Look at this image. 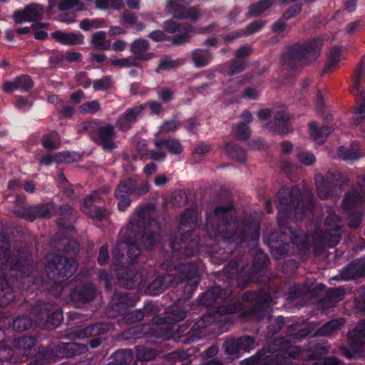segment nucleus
<instances>
[{"mask_svg": "<svg viewBox=\"0 0 365 365\" xmlns=\"http://www.w3.org/2000/svg\"><path fill=\"white\" fill-rule=\"evenodd\" d=\"M56 248L65 256L53 255L46 264L44 271H38L34 266L31 251L21 250L17 252L9 262V279L0 272V307H7L15 300L16 295L11 284L21 291L41 289L44 288L48 278L58 285L76 272L78 243L71 238H63L56 244ZM10 250L9 237L0 233V269L9 262Z\"/></svg>", "mask_w": 365, "mask_h": 365, "instance_id": "1", "label": "nucleus"}, {"mask_svg": "<svg viewBox=\"0 0 365 365\" xmlns=\"http://www.w3.org/2000/svg\"><path fill=\"white\" fill-rule=\"evenodd\" d=\"M234 209L232 203L215 207L212 214L207 215L202 232L211 240L220 237L224 242L233 245L234 249L248 241L257 242L260 235V222L252 217L240 221L230 214ZM197 218L195 209H185L180 216L179 235L175 233L168 237L163 252L169 250L182 258L198 253L205 236L197 229Z\"/></svg>", "mask_w": 365, "mask_h": 365, "instance_id": "2", "label": "nucleus"}, {"mask_svg": "<svg viewBox=\"0 0 365 365\" xmlns=\"http://www.w3.org/2000/svg\"><path fill=\"white\" fill-rule=\"evenodd\" d=\"M168 251H161V256L164 258L162 262V268L167 271H177L179 277L177 278L173 274H165L158 276L146 288V292L149 295L156 296L162 293L169 286H177L178 291L180 293L178 295L176 303L180 304L181 301H188L200 282L199 274V266L197 262H182V258Z\"/></svg>", "mask_w": 365, "mask_h": 365, "instance_id": "3", "label": "nucleus"}, {"mask_svg": "<svg viewBox=\"0 0 365 365\" xmlns=\"http://www.w3.org/2000/svg\"><path fill=\"white\" fill-rule=\"evenodd\" d=\"M314 203L310 202L306 208L302 201L299 190L289 191L282 188L277 193V222L279 227L286 230L292 247L295 245L302 255L309 253L311 244L308 235L302 229H294L289 225L292 212L297 220H302L307 214L314 209Z\"/></svg>", "mask_w": 365, "mask_h": 365, "instance_id": "4", "label": "nucleus"}, {"mask_svg": "<svg viewBox=\"0 0 365 365\" xmlns=\"http://www.w3.org/2000/svg\"><path fill=\"white\" fill-rule=\"evenodd\" d=\"M232 293V289L230 285L221 287L215 284L199 297L198 303L206 307L213 306L215 312L220 315L240 312L244 308L241 302L230 303L227 301Z\"/></svg>", "mask_w": 365, "mask_h": 365, "instance_id": "5", "label": "nucleus"}, {"mask_svg": "<svg viewBox=\"0 0 365 365\" xmlns=\"http://www.w3.org/2000/svg\"><path fill=\"white\" fill-rule=\"evenodd\" d=\"M88 350L86 344L77 342H59L55 345L40 346L34 360L27 365H47L50 362H56L58 359L71 358L86 354Z\"/></svg>", "mask_w": 365, "mask_h": 365, "instance_id": "6", "label": "nucleus"}, {"mask_svg": "<svg viewBox=\"0 0 365 365\" xmlns=\"http://www.w3.org/2000/svg\"><path fill=\"white\" fill-rule=\"evenodd\" d=\"M344 227L341 218L334 212H329L324 220V230L315 235L313 242V252L319 256L327 247H334L341 240Z\"/></svg>", "mask_w": 365, "mask_h": 365, "instance_id": "7", "label": "nucleus"}, {"mask_svg": "<svg viewBox=\"0 0 365 365\" xmlns=\"http://www.w3.org/2000/svg\"><path fill=\"white\" fill-rule=\"evenodd\" d=\"M139 297L135 294L115 290L106 314L112 318L123 316L127 324L137 323L144 318L143 312L140 309L129 311L128 308L134 307Z\"/></svg>", "mask_w": 365, "mask_h": 365, "instance_id": "8", "label": "nucleus"}, {"mask_svg": "<svg viewBox=\"0 0 365 365\" xmlns=\"http://www.w3.org/2000/svg\"><path fill=\"white\" fill-rule=\"evenodd\" d=\"M322 46L319 38H313L304 43H295L282 54V61L289 68L294 70L302 61L316 60L319 56Z\"/></svg>", "mask_w": 365, "mask_h": 365, "instance_id": "9", "label": "nucleus"}, {"mask_svg": "<svg viewBox=\"0 0 365 365\" xmlns=\"http://www.w3.org/2000/svg\"><path fill=\"white\" fill-rule=\"evenodd\" d=\"M99 120L86 121L82 124V130L89 135L91 140L96 145L101 146L105 152H111L117 148L114 142L116 137L115 125L106 123L104 125L98 126Z\"/></svg>", "mask_w": 365, "mask_h": 365, "instance_id": "10", "label": "nucleus"}, {"mask_svg": "<svg viewBox=\"0 0 365 365\" xmlns=\"http://www.w3.org/2000/svg\"><path fill=\"white\" fill-rule=\"evenodd\" d=\"M31 314L39 325L49 330L58 327L63 319L61 308L48 302L37 301L31 307Z\"/></svg>", "mask_w": 365, "mask_h": 365, "instance_id": "11", "label": "nucleus"}, {"mask_svg": "<svg viewBox=\"0 0 365 365\" xmlns=\"http://www.w3.org/2000/svg\"><path fill=\"white\" fill-rule=\"evenodd\" d=\"M242 298L243 301L250 303L249 307L243 311L245 317L261 320L269 314L272 297L267 292L263 289L247 291Z\"/></svg>", "mask_w": 365, "mask_h": 365, "instance_id": "12", "label": "nucleus"}, {"mask_svg": "<svg viewBox=\"0 0 365 365\" xmlns=\"http://www.w3.org/2000/svg\"><path fill=\"white\" fill-rule=\"evenodd\" d=\"M311 333L309 327H302L297 329L294 334L274 339L269 344V349L272 351H281L282 356L287 359H299L302 353L300 346L294 345V342L307 337Z\"/></svg>", "mask_w": 365, "mask_h": 365, "instance_id": "13", "label": "nucleus"}, {"mask_svg": "<svg viewBox=\"0 0 365 365\" xmlns=\"http://www.w3.org/2000/svg\"><path fill=\"white\" fill-rule=\"evenodd\" d=\"M269 263L268 256L261 250H258L253 257L252 264L243 266L237 273V287L245 289L253 283L259 282L261 271L266 268Z\"/></svg>", "mask_w": 365, "mask_h": 365, "instance_id": "14", "label": "nucleus"}, {"mask_svg": "<svg viewBox=\"0 0 365 365\" xmlns=\"http://www.w3.org/2000/svg\"><path fill=\"white\" fill-rule=\"evenodd\" d=\"M267 245L273 258L282 259L288 256L292 244L286 230L279 227L278 231L272 232L267 238Z\"/></svg>", "mask_w": 365, "mask_h": 365, "instance_id": "15", "label": "nucleus"}, {"mask_svg": "<svg viewBox=\"0 0 365 365\" xmlns=\"http://www.w3.org/2000/svg\"><path fill=\"white\" fill-rule=\"evenodd\" d=\"M165 32L175 34L173 36V44L181 46L190 42V34L195 32V28L189 23H178L173 19H168L163 22Z\"/></svg>", "mask_w": 365, "mask_h": 365, "instance_id": "16", "label": "nucleus"}, {"mask_svg": "<svg viewBox=\"0 0 365 365\" xmlns=\"http://www.w3.org/2000/svg\"><path fill=\"white\" fill-rule=\"evenodd\" d=\"M255 347L253 336L245 335L240 337H227L222 344L225 354L238 358L241 351L249 352Z\"/></svg>", "mask_w": 365, "mask_h": 365, "instance_id": "17", "label": "nucleus"}, {"mask_svg": "<svg viewBox=\"0 0 365 365\" xmlns=\"http://www.w3.org/2000/svg\"><path fill=\"white\" fill-rule=\"evenodd\" d=\"M74 285L75 287L70 291L69 297L76 306L84 305L94 299L96 289L91 283L84 282L77 276Z\"/></svg>", "mask_w": 365, "mask_h": 365, "instance_id": "18", "label": "nucleus"}, {"mask_svg": "<svg viewBox=\"0 0 365 365\" xmlns=\"http://www.w3.org/2000/svg\"><path fill=\"white\" fill-rule=\"evenodd\" d=\"M46 9L40 4L31 3L27 4L23 9L15 10L13 19L16 24L24 22H36L43 19Z\"/></svg>", "mask_w": 365, "mask_h": 365, "instance_id": "19", "label": "nucleus"}, {"mask_svg": "<svg viewBox=\"0 0 365 365\" xmlns=\"http://www.w3.org/2000/svg\"><path fill=\"white\" fill-rule=\"evenodd\" d=\"M365 277V257L353 259L341 268L338 275L333 279L346 282L355 280Z\"/></svg>", "mask_w": 365, "mask_h": 365, "instance_id": "20", "label": "nucleus"}, {"mask_svg": "<svg viewBox=\"0 0 365 365\" xmlns=\"http://www.w3.org/2000/svg\"><path fill=\"white\" fill-rule=\"evenodd\" d=\"M144 106L137 105L125 110L115 121V127L121 132H127L144 115Z\"/></svg>", "mask_w": 365, "mask_h": 365, "instance_id": "21", "label": "nucleus"}, {"mask_svg": "<svg viewBox=\"0 0 365 365\" xmlns=\"http://www.w3.org/2000/svg\"><path fill=\"white\" fill-rule=\"evenodd\" d=\"M118 284L126 289H133L142 282L141 274L132 267H120L117 271Z\"/></svg>", "mask_w": 365, "mask_h": 365, "instance_id": "22", "label": "nucleus"}, {"mask_svg": "<svg viewBox=\"0 0 365 365\" xmlns=\"http://www.w3.org/2000/svg\"><path fill=\"white\" fill-rule=\"evenodd\" d=\"M34 86L31 76L27 74L16 76L13 81H6L2 85V90L6 93H11L16 90L21 93L29 92Z\"/></svg>", "mask_w": 365, "mask_h": 365, "instance_id": "23", "label": "nucleus"}, {"mask_svg": "<svg viewBox=\"0 0 365 365\" xmlns=\"http://www.w3.org/2000/svg\"><path fill=\"white\" fill-rule=\"evenodd\" d=\"M290 116L284 110H278L274 114L273 120L266 124L270 131L280 135H284L292 131L289 124Z\"/></svg>", "mask_w": 365, "mask_h": 365, "instance_id": "24", "label": "nucleus"}, {"mask_svg": "<svg viewBox=\"0 0 365 365\" xmlns=\"http://www.w3.org/2000/svg\"><path fill=\"white\" fill-rule=\"evenodd\" d=\"M329 351L327 343H322L317 341H311L306 346L304 354L302 356L309 360H315L312 365H324L322 356H325Z\"/></svg>", "mask_w": 365, "mask_h": 365, "instance_id": "25", "label": "nucleus"}, {"mask_svg": "<svg viewBox=\"0 0 365 365\" xmlns=\"http://www.w3.org/2000/svg\"><path fill=\"white\" fill-rule=\"evenodd\" d=\"M93 195H88L83 200L81 210L91 218L101 222L108 218L110 212L105 207L97 206L93 204Z\"/></svg>", "mask_w": 365, "mask_h": 365, "instance_id": "26", "label": "nucleus"}, {"mask_svg": "<svg viewBox=\"0 0 365 365\" xmlns=\"http://www.w3.org/2000/svg\"><path fill=\"white\" fill-rule=\"evenodd\" d=\"M55 214L58 215L56 220V225L61 228L69 231H73L75 227L71 220L73 215V207L68 204H63L58 207H56Z\"/></svg>", "mask_w": 365, "mask_h": 365, "instance_id": "27", "label": "nucleus"}, {"mask_svg": "<svg viewBox=\"0 0 365 365\" xmlns=\"http://www.w3.org/2000/svg\"><path fill=\"white\" fill-rule=\"evenodd\" d=\"M5 336L4 329L0 328V361H8L10 364H16L20 360V354L16 353L11 344H8Z\"/></svg>", "mask_w": 365, "mask_h": 365, "instance_id": "28", "label": "nucleus"}, {"mask_svg": "<svg viewBox=\"0 0 365 365\" xmlns=\"http://www.w3.org/2000/svg\"><path fill=\"white\" fill-rule=\"evenodd\" d=\"M150 43L143 38L134 40L130 44V52L133 54L136 61H149L154 57V53L149 52Z\"/></svg>", "mask_w": 365, "mask_h": 365, "instance_id": "29", "label": "nucleus"}, {"mask_svg": "<svg viewBox=\"0 0 365 365\" xmlns=\"http://www.w3.org/2000/svg\"><path fill=\"white\" fill-rule=\"evenodd\" d=\"M276 356L264 349L242 361L241 365H275Z\"/></svg>", "mask_w": 365, "mask_h": 365, "instance_id": "30", "label": "nucleus"}, {"mask_svg": "<svg viewBox=\"0 0 365 365\" xmlns=\"http://www.w3.org/2000/svg\"><path fill=\"white\" fill-rule=\"evenodd\" d=\"M358 96L356 97V106L351 117V123L357 126L365 120V91H360L359 83H355Z\"/></svg>", "mask_w": 365, "mask_h": 365, "instance_id": "31", "label": "nucleus"}, {"mask_svg": "<svg viewBox=\"0 0 365 365\" xmlns=\"http://www.w3.org/2000/svg\"><path fill=\"white\" fill-rule=\"evenodd\" d=\"M51 38L66 46L81 45L84 43V36L81 33H66L58 30L51 34Z\"/></svg>", "mask_w": 365, "mask_h": 365, "instance_id": "32", "label": "nucleus"}, {"mask_svg": "<svg viewBox=\"0 0 365 365\" xmlns=\"http://www.w3.org/2000/svg\"><path fill=\"white\" fill-rule=\"evenodd\" d=\"M160 240V232L153 230L150 226H145L140 233V243L146 250H153Z\"/></svg>", "mask_w": 365, "mask_h": 365, "instance_id": "33", "label": "nucleus"}, {"mask_svg": "<svg viewBox=\"0 0 365 365\" xmlns=\"http://www.w3.org/2000/svg\"><path fill=\"white\" fill-rule=\"evenodd\" d=\"M364 202L365 197L358 190H350L345 193L341 207L346 212H351L362 206Z\"/></svg>", "mask_w": 365, "mask_h": 365, "instance_id": "34", "label": "nucleus"}, {"mask_svg": "<svg viewBox=\"0 0 365 365\" xmlns=\"http://www.w3.org/2000/svg\"><path fill=\"white\" fill-rule=\"evenodd\" d=\"M348 339L351 346L356 349H361L365 344V319L361 320L353 330L349 331Z\"/></svg>", "mask_w": 365, "mask_h": 365, "instance_id": "35", "label": "nucleus"}, {"mask_svg": "<svg viewBox=\"0 0 365 365\" xmlns=\"http://www.w3.org/2000/svg\"><path fill=\"white\" fill-rule=\"evenodd\" d=\"M215 319V314L212 313L202 314L197 320L190 324V330L195 333L196 335H198V338H201L202 335L205 334L204 329L211 325Z\"/></svg>", "mask_w": 365, "mask_h": 365, "instance_id": "36", "label": "nucleus"}, {"mask_svg": "<svg viewBox=\"0 0 365 365\" xmlns=\"http://www.w3.org/2000/svg\"><path fill=\"white\" fill-rule=\"evenodd\" d=\"M317 195L321 200H326L334 195L336 185L326 180L322 175H317L315 178Z\"/></svg>", "mask_w": 365, "mask_h": 365, "instance_id": "37", "label": "nucleus"}, {"mask_svg": "<svg viewBox=\"0 0 365 365\" xmlns=\"http://www.w3.org/2000/svg\"><path fill=\"white\" fill-rule=\"evenodd\" d=\"M109 329L110 325L108 324L96 322L80 330L79 336L83 338L105 336Z\"/></svg>", "mask_w": 365, "mask_h": 365, "instance_id": "38", "label": "nucleus"}, {"mask_svg": "<svg viewBox=\"0 0 365 365\" xmlns=\"http://www.w3.org/2000/svg\"><path fill=\"white\" fill-rule=\"evenodd\" d=\"M222 148L230 159L240 163H245L247 160L246 152L238 144L234 142H225Z\"/></svg>", "mask_w": 365, "mask_h": 365, "instance_id": "39", "label": "nucleus"}, {"mask_svg": "<svg viewBox=\"0 0 365 365\" xmlns=\"http://www.w3.org/2000/svg\"><path fill=\"white\" fill-rule=\"evenodd\" d=\"M155 146L158 149L165 148L168 152L174 155H178L183 152L181 142L174 138L158 139L155 141Z\"/></svg>", "mask_w": 365, "mask_h": 365, "instance_id": "40", "label": "nucleus"}, {"mask_svg": "<svg viewBox=\"0 0 365 365\" xmlns=\"http://www.w3.org/2000/svg\"><path fill=\"white\" fill-rule=\"evenodd\" d=\"M309 129L311 137L319 144L324 143L328 135L332 132V128L330 126H319L316 121L309 123Z\"/></svg>", "mask_w": 365, "mask_h": 365, "instance_id": "41", "label": "nucleus"}, {"mask_svg": "<svg viewBox=\"0 0 365 365\" xmlns=\"http://www.w3.org/2000/svg\"><path fill=\"white\" fill-rule=\"evenodd\" d=\"M212 60L213 56L209 49L196 48L192 52V61L195 68H204Z\"/></svg>", "mask_w": 365, "mask_h": 365, "instance_id": "42", "label": "nucleus"}, {"mask_svg": "<svg viewBox=\"0 0 365 365\" xmlns=\"http://www.w3.org/2000/svg\"><path fill=\"white\" fill-rule=\"evenodd\" d=\"M346 292L342 287H331L326 291L325 296L319 299V304L326 305L341 302L345 297Z\"/></svg>", "mask_w": 365, "mask_h": 365, "instance_id": "43", "label": "nucleus"}, {"mask_svg": "<svg viewBox=\"0 0 365 365\" xmlns=\"http://www.w3.org/2000/svg\"><path fill=\"white\" fill-rule=\"evenodd\" d=\"M245 257V252L244 253H237L235 258L231 259L228 264L223 268L222 270V273L219 272V275L222 276V277H225L228 282L230 283V281L232 279L234 274L237 272V268L240 265V263L243 260Z\"/></svg>", "mask_w": 365, "mask_h": 365, "instance_id": "44", "label": "nucleus"}, {"mask_svg": "<svg viewBox=\"0 0 365 365\" xmlns=\"http://www.w3.org/2000/svg\"><path fill=\"white\" fill-rule=\"evenodd\" d=\"M36 339L34 336H22L11 341L16 351H24L22 355H26V351H30L35 345Z\"/></svg>", "mask_w": 365, "mask_h": 365, "instance_id": "45", "label": "nucleus"}, {"mask_svg": "<svg viewBox=\"0 0 365 365\" xmlns=\"http://www.w3.org/2000/svg\"><path fill=\"white\" fill-rule=\"evenodd\" d=\"M111 358L118 365H134L135 364L134 353L130 349H118L113 354Z\"/></svg>", "mask_w": 365, "mask_h": 365, "instance_id": "46", "label": "nucleus"}, {"mask_svg": "<svg viewBox=\"0 0 365 365\" xmlns=\"http://www.w3.org/2000/svg\"><path fill=\"white\" fill-rule=\"evenodd\" d=\"M123 245L126 246L128 257L130 259V262L133 263L141 253L140 246L135 241L124 238L122 242L117 243L115 250L120 249Z\"/></svg>", "mask_w": 365, "mask_h": 365, "instance_id": "47", "label": "nucleus"}, {"mask_svg": "<svg viewBox=\"0 0 365 365\" xmlns=\"http://www.w3.org/2000/svg\"><path fill=\"white\" fill-rule=\"evenodd\" d=\"M345 322L346 320L342 317L331 319L319 327L317 331V334L320 336H329L335 331L339 330L344 326Z\"/></svg>", "mask_w": 365, "mask_h": 365, "instance_id": "48", "label": "nucleus"}, {"mask_svg": "<svg viewBox=\"0 0 365 365\" xmlns=\"http://www.w3.org/2000/svg\"><path fill=\"white\" fill-rule=\"evenodd\" d=\"M106 31H96L91 36V43L98 50L108 51L110 48L111 40L106 39Z\"/></svg>", "mask_w": 365, "mask_h": 365, "instance_id": "49", "label": "nucleus"}, {"mask_svg": "<svg viewBox=\"0 0 365 365\" xmlns=\"http://www.w3.org/2000/svg\"><path fill=\"white\" fill-rule=\"evenodd\" d=\"M276 0H259L248 7V16L257 17L269 9Z\"/></svg>", "mask_w": 365, "mask_h": 365, "instance_id": "50", "label": "nucleus"}, {"mask_svg": "<svg viewBox=\"0 0 365 365\" xmlns=\"http://www.w3.org/2000/svg\"><path fill=\"white\" fill-rule=\"evenodd\" d=\"M121 24L125 23L133 27L137 31H143L145 25L143 22L138 21V16L133 12L125 11L120 16Z\"/></svg>", "mask_w": 365, "mask_h": 365, "instance_id": "51", "label": "nucleus"}, {"mask_svg": "<svg viewBox=\"0 0 365 365\" xmlns=\"http://www.w3.org/2000/svg\"><path fill=\"white\" fill-rule=\"evenodd\" d=\"M136 187H135V180L129 178L126 180H122L115 190L114 194H118L129 196L134 194Z\"/></svg>", "mask_w": 365, "mask_h": 365, "instance_id": "52", "label": "nucleus"}, {"mask_svg": "<svg viewBox=\"0 0 365 365\" xmlns=\"http://www.w3.org/2000/svg\"><path fill=\"white\" fill-rule=\"evenodd\" d=\"M168 323L176 324L183 320L187 316V311L179 307L176 303L170 307L168 312Z\"/></svg>", "mask_w": 365, "mask_h": 365, "instance_id": "53", "label": "nucleus"}, {"mask_svg": "<svg viewBox=\"0 0 365 365\" xmlns=\"http://www.w3.org/2000/svg\"><path fill=\"white\" fill-rule=\"evenodd\" d=\"M32 319L26 315H19L12 322L13 330L16 332H21L31 327Z\"/></svg>", "mask_w": 365, "mask_h": 365, "instance_id": "54", "label": "nucleus"}, {"mask_svg": "<svg viewBox=\"0 0 365 365\" xmlns=\"http://www.w3.org/2000/svg\"><path fill=\"white\" fill-rule=\"evenodd\" d=\"M341 50L338 46H334L330 51L327 61L325 64L322 73H324L329 71L331 68L336 66L340 60Z\"/></svg>", "mask_w": 365, "mask_h": 365, "instance_id": "55", "label": "nucleus"}, {"mask_svg": "<svg viewBox=\"0 0 365 365\" xmlns=\"http://www.w3.org/2000/svg\"><path fill=\"white\" fill-rule=\"evenodd\" d=\"M158 353L155 348L142 346L137 349V357L140 361H152L155 359Z\"/></svg>", "mask_w": 365, "mask_h": 365, "instance_id": "56", "label": "nucleus"}, {"mask_svg": "<svg viewBox=\"0 0 365 365\" xmlns=\"http://www.w3.org/2000/svg\"><path fill=\"white\" fill-rule=\"evenodd\" d=\"M37 217L40 218H50L52 215V212L56 210V205L51 203H43L34 205Z\"/></svg>", "mask_w": 365, "mask_h": 365, "instance_id": "57", "label": "nucleus"}, {"mask_svg": "<svg viewBox=\"0 0 365 365\" xmlns=\"http://www.w3.org/2000/svg\"><path fill=\"white\" fill-rule=\"evenodd\" d=\"M337 153L344 160H355L361 156L358 150L345 146H339L337 149Z\"/></svg>", "mask_w": 365, "mask_h": 365, "instance_id": "58", "label": "nucleus"}, {"mask_svg": "<svg viewBox=\"0 0 365 365\" xmlns=\"http://www.w3.org/2000/svg\"><path fill=\"white\" fill-rule=\"evenodd\" d=\"M228 76H232L244 71L247 67V63L242 59H232L229 62Z\"/></svg>", "mask_w": 365, "mask_h": 365, "instance_id": "59", "label": "nucleus"}, {"mask_svg": "<svg viewBox=\"0 0 365 365\" xmlns=\"http://www.w3.org/2000/svg\"><path fill=\"white\" fill-rule=\"evenodd\" d=\"M170 357L174 361V365H187L190 364V355L185 351H173Z\"/></svg>", "mask_w": 365, "mask_h": 365, "instance_id": "60", "label": "nucleus"}, {"mask_svg": "<svg viewBox=\"0 0 365 365\" xmlns=\"http://www.w3.org/2000/svg\"><path fill=\"white\" fill-rule=\"evenodd\" d=\"M113 81L110 76H105L100 79L95 80L93 82V90L107 91L111 88Z\"/></svg>", "mask_w": 365, "mask_h": 365, "instance_id": "61", "label": "nucleus"}, {"mask_svg": "<svg viewBox=\"0 0 365 365\" xmlns=\"http://www.w3.org/2000/svg\"><path fill=\"white\" fill-rule=\"evenodd\" d=\"M101 110V105L97 100L87 101L78 107V111L81 114H94Z\"/></svg>", "mask_w": 365, "mask_h": 365, "instance_id": "62", "label": "nucleus"}, {"mask_svg": "<svg viewBox=\"0 0 365 365\" xmlns=\"http://www.w3.org/2000/svg\"><path fill=\"white\" fill-rule=\"evenodd\" d=\"M56 135L57 133L55 131H52L42 136L41 145L46 150H53L59 148V145L53 141L54 136Z\"/></svg>", "mask_w": 365, "mask_h": 365, "instance_id": "63", "label": "nucleus"}, {"mask_svg": "<svg viewBox=\"0 0 365 365\" xmlns=\"http://www.w3.org/2000/svg\"><path fill=\"white\" fill-rule=\"evenodd\" d=\"M284 324V318L282 316H278L277 318L272 320L267 327V333L269 335L273 336L278 333Z\"/></svg>", "mask_w": 365, "mask_h": 365, "instance_id": "64", "label": "nucleus"}]
</instances>
